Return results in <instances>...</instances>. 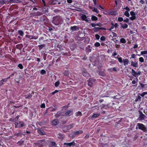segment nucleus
<instances>
[{"instance_id": "f257e3e1", "label": "nucleus", "mask_w": 147, "mask_h": 147, "mask_svg": "<svg viewBox=\"0 0 147 147\" xmlns=\"http://www.w3.org/2000/svg\"><path fill=\"white\" fill-rule=\"evenodd\" d=\"M52 23L56 25H59L62 24V19L59 16H57L53 17Z\"/></svg>"}, {"instance_id": "f03ea898", "label": "nucleus", "mask_w": 147, "mask_h": 147, "mask_svg": "<svg viewBox=\"0 0 147 147\" xmlns=\"http://www.w3.org/2000/svg\"><path fill=\"white\" fill-rule=\"evenodd\" d=\"M137 126H138L139 129L142 131L144 132H146L147 127L143 124L138 123L137 124Z\"/></svg>"}, {"instance_id": "7ed1b4c3", "label": "nucleus", "mask_w": 147, "mask_h": 147, "mask_svg": "<svg viewBox=\"0 0 147 147\" xmlns=\"http://www.w3.org/2000/svg\"><path fill=\"white\" fill-rule=\"evenodd\" d=\"M15 124L16 128L22 127L25 125L24 123L22 121H18L15 122Z\"/></svg>"}, {"instance_id": "20e7f679", "label": "nucleus", "mask_w": 147, "mask_h": 147, "mask_svg": "<svg viewBox=\"0 0 147 147\" xmlns=\"http://www.w3.org/2000/svg\"><path fill=\"white\" fill-rule=\"evenodd\" d=\"M45 142L44 140H41L37 141V142L35 143V145L38 146V147H42L43 146L42 142Z\"/></svg>"}, {"instance_id": "39448f33", "label": "nucleus", "mask_w": 147, "mask_h": 147, "mask_svg": "<svg viewBox=\"0 0 147 147\" xmlns=\"http://www.w3.org/2000/svg\"><path fill=\"white\" fill-rule=\"evenodd\" d=\"M63 112L61 111H58L57 113L54 115L55 117L57 118H61L62 117L64 116V115L62 114Z\"/></svg>"}, {"instance_id": "423d86ee", "label": "nucleus", "mask_w": 147, "mask_h": 147, "mask_svg": "<svg viewBox=\"0 0 147 147\" xmlns=\"http://www.w3.org/2000/svg\"><path fill=\"white\" fill-rule=\"evenodd\" d=\"M130 15L131 16V17H130L129 18L131 20H135L136 17V15L135 13L133 11H131L130 12Z\"/></svg>"}, {"instance_id": "0eeeda50", "label": "nucleus", "mask_w": 147, "mask_h": 147, "mask_svg": "<svg viewBox=\"0 0 147 147\" xmlns=\"http://www.w3.org/2000/svg\"><path fill=\"white\" fill-rule=\"evenodd\" d=\"M139 115L138 119H139L140 120H143L145 118L146 116H145L141 111H139Z\"/></svg>"}, {"instance_id": "6e6552de", "label": "nucleus", "mask_w": 147, "mask_h": 147, "mask_svg": "<svg viewBox=\"0 0 147 147\" xmlns=\"http://www.w3.org/2000/svg\"><path fill=\"white\" fill-rule=\"evenodd\" d=\"M76 144L75 143V140H73L70 143H65L64 144V145H66L67 146H72L74 147L76 145Z\"/></svg>"}, {"instance_id": "1a4fd4ad", "label": "nucleus", "mask_w": 147, "mask_h": 147, "mask_svg": "<svg viewBox=\"0 0 147 147\" xmlns=\"http://www.w3.org/2000/svg\"><path fill=\"white\" fill-rule=\"evenodd\" d=\"M73 114L72 110H68L65 113V115L66 116L69 117Z\"/></svg>"}, {"instance_id": "9d476101", "label": "nucleus", "mask_w": 147, "mask_h": 147, "mask_svg": "<svg viewBox=\"0 0 147 147\" xmlns=\"http://www.w3.org/2000/svg\"><path fill=\"white\" fill-rule=\"evenodd\" d=\"M88 17L84 14H82L81 16V18L83 21H85L86 22H88Z\"/></svg>"}, {"instance_id": "9b49d317", "label": "nucleus", "mask_w": 147, "mask_h": 147, "mask_svg": "<svg viewBox=\"0 0 147 147\" xmlns=\"http://www.w3.org/2000/svg\"><path fill=\"white\" fill-rule=\"evenodd\" d=\"M70 30L72 31H76L79 30V28L78 26H71L70 27Z\"/></svg>"}, {"instance_id": "f8f14e48", "label": "nucleus", "mask_w": 147, "mask_h": 147, "mask_svg": "<svg viewBox=\"0 0 147 147\" xmlns=\"http://www.w3.org/2000/svg\"><path fill=\"white\" fill-rule=\"evenodd\" d=\"M82 74L86 77H88L89 76V74L87 73L86 70L85 69L82 70Z\"/></svg>"}, {"instance_id": "ddd939ff", "label": "nucleus", "mask_w": 147, "mask_h": 147, "mask_svg": "<svg viewBox=\"0 0 147 147\" xmlns=\"http://www.w3.org/2000/svg\"><path fill=\"white\" fill-rule=\"evenodd\" d=\"M57 119L53 120L51 122V124L52 125L55 126L57 125L59 123Z\"/></svg>"}, {"instance_id": "4468645a", "label": "nucleus", "mask_w": 147, "mask_h": 147, "mask_svg": "<svg viewBox=\"0 0 147 147\" xmlns=\"http://www.w3.org/2000/svg\"><path fill=\"white\" fill-rule=\"evenodd\" d=\"M25 142V141L24 140H21L17 142V144L19 146H21L24 145Z\"/></svg>"}, {"instance_id": "2eb2a0df", "label": "nucleus", "mask_w": 147, "mask_h": 147, "mask_svg": "<svg viewBox=\"0 0 147 147\" xmlns=\"http://www.w3.org/2000/svg\"><path fill=\"white\" fill-rule=\"evenodd\" d=\"M32 94L29 93L25 95L24 96L26 99H28L32 97Z\"/></svg>"}, {"instance_id": "dca6fc26", "label": "nucleus", "mask_w": 147, "mask_h": 147, "mask_svg": "<svg viewBox=\"0 0 147 147\" xmlns=\"http://www.w3.org/2000/svg\"><path fill=\"white\" fill-rule=\"evenodd\" d=\"M51 3L52 5H55L57 4L59 5L61 4V2H59L58 0H53Z\"/></svg>"}, {"instance_id": "f3484780", "label": "nucleus", "mask_w": 147, "mask_h": 147, "mask_svg": "<svg viewBox=\"0 0 147 147\" xmlns=\"http://www.w3.org/2000/svg\"><path fill=\"white\" fill-rule=\"evenodd\" d=\"M58 137L61 140L63 139V138L65 137V135L64 134H62L61 133H59L58 134Z\"/></svg>"}, {"instance_id": "a211bd4d", "label": "nucleus", "mask_w": 147, "mask_h": 147, "mask_svg": "<svg viewBox=\"0 0 147 147\" xmlns=\"http://www.w3.org/2000/svg\"><path fill=\"white\" fill-rule=\"evenodd\" d=\"M92 47H91L90 45H88L86 48V52H90L92 50Z\"/></svg>"}, {"instance_id": "6ab92c4d", "label": "nucleus", "mask_w": 147, "mask_h": 147, "mask_svg": "<svg viewBox=\"0 0 147 147\" xmlns=\"http://www.w3.org/2000/svg\"><path fill=\"white\" fill-rule=\"evenodd\" d=\"M131 65L136 67H138V65L137 62H135L133 61H131Z\"/></svg>"}, {"instance_id": "aec40b11", "label": "nucleus", "mask_w": 147, "mask_h": 147, "mask_svg": "<svg viewBox=\"0 0 147 147\" xmlns=\"http://www.w3.org/2000/svg\"><path fill=\"white\" fill-rule=\"evenodd\" d=\"M131 74L134 76L136 78L138 77V76L137 75V72L133 69L131 70Z\"/></svg>"}, {"instance_id": "412c9836", "label": "nucleus", "mask_w": 147, "mask_h": 147, "mask_svg": "<svg viewBox=\"0 0 147 147\" xmlns=\"http://www.w3.org/2000/svg\"><path fill=\"white\" fill-rule=\"evenodd\" d=\"M37 132L40 135L43 136L45 134L43 132V131L40 130V129H38Z\"/></svg>"}, {"instance_id": "4be33fe9", "label": "nucleus", "mask_w": 147, "mask_h": 147, "mask_svg": "<svg viewBox=\"0 0 147 147\" xmlns=\"http://www.w3.org/2000/svg\"><path fill=\"white\" fill-rule=\"evenodd\" d=\"M22 134L21 132H19L14 134L15 136L18 137H21L22 136Z\"/></svg>"}, {"instance_id": "5701e85b", "label": "nucleus", "mask_w": 147, "mask_h": 147, "mask_svg": "<svg viewBox=\"0 0 147 147\" xmlns=\"http://www.w3.org/2000/svg\"><path fill=\"white\" fill-rule=\"evenodd\" d=\"M74 125V124L71 123V124L67 125V128L68 129H70L72 128Z\"/></svg>"}, {"instance_id": "b1692460", "label": "nucleus", "mask_w": 147, "mask_h": 147, "mask_svg": "<svg viewBox=\"0 0 147 147\" xmlns=\"http://www.w3.org/2000/svg\"><path fill=\"white\" fill-rule=\"evenodd\" d=\"M99 75L100 76L104 77L105 76V74L104 71H100L99 72Z\"/></svg>"}, {"instance_id": "393cba45", "label": "nucleus", "mask_w": 147, "mask_h": 147, "mask_svg": "<svg viewBox=\"0 0 147 147\" xmlns=\"http://www.w3.org/2000/svg\"><path fill=\"white\" fill-rule=\"evenodd\" d=\"M69 71L68 70H65L63 72V74L65 76H69Z\"/></svg>"}, {"instance_id": "a878e982", "label": "nucleus", "mask_w": 147, "mask_h": 147, "mask_svg": "<svg viewBox=\"0 0 147 147\" xmlns=\"http://www.w3.org/2000/svg\"><path fill=\"white\" fill-rule=\"evenodd\" d=\"M18 34L22 36H23L24 33L23 31L21 30H19L18 31Z\"/></svg>"}, {"instance_id": "bb28decb", "label": "nucleus", "mask_w": 147, "mask_h": 147, "mask_svg": "<svg viewBox=\"0 0 147 147\" xmlns=\"http://www.w3.org/2000/svg\"><path fill=\"white\" fill-rule=\"evenodd\" d=\"M120 24L121 25V27L123 29L126 28L128 27L127 25L126 24H122V23H120Z\"/></svg>"}, {"instance_id": "cd10ccee", "label": "nucleus", "mask_w": 147, "mask_h": 147, "mask_svg": "<svg viewBox=\"0 0 147 147\" xmlns=\"http://www.w3.org/2000/svg\"><path fill=\"white\" fill-rule=\"evenodd\" d=\"M9 2L10 3H18L20 2V0H9Z\"/></svg>"}, {"instance_id": "c85d7f7f", "label": "nucleus", "mask_w": 147, "mask_h": 147, "mask_svg": "<svg viewBox=\"0 0 147 147\" xmlns=\"http://www.w3.org/2000/svg\"><path fill=\"white\" fill-rule=\"evenodd\" d=\"M38 47H39V49L41 50L42 48L45 47V44H42L41 45H38Z\"/></svg>"}, {"instance_id": "c756f323", "label": "nucleus", "mask_w": 147, "mask_h": 147, "mask_svg": "<svg viewBox=\"0 0 147 147\" xmlns=\"http://www.w3.org/2000/svg\"><path fill=\"white\" fill-rule=\"evenodd\" d=\"M91 19L92 21H96L98 20V18L96 16L92 15V16Z\"/></svg>"}, {"instance_id": "7c9ffc66", "label": "nucleus", "mask_w": 147, "mask_h": 147, "mask_svg": "<svg viewBox=\"0 0 147 147\" xmlns=\"http://www.w3.org/2000/svg\"><path fill=\"white\" fill-rule=\"evenodd\" d=\"M100 115V113L94 114L92 115V118H96L97 117H98V116H99Z\"/></svg>"}, {"instance_id": "2f4dec72", "label": "nucleus", "mask_w": 147, "mask_h": 147, "mask_svg": "<svg viewBox=\"0 0 147 147\" xmlns=\"http://www.w3.org/2000/svg\"><path fill=\"white\" fill-rule=\"evenodd\" d=\"M129 62V60L127 59H123V62L124 63V65H128Z\"/></svg>"}, {"instance_id": "473e14b6", "label": "nucleus", "mask_w": 147, "mask_h": 147, "mask_svg": "<svg viewBox=\"0 0 147 147\" xmlns=\"http://www.w3.org/2000/svg\"><path fill=\"white\" fill-rule=\"evenodd\" d=\"M93 30L95 32H98L100 30L99 27H94L93 29Z\"/></svg>"}, {"instance_id": "72a5a7b5", "label": "nucleus", "mask_w": 147, "mask_h": 147, "mask_svg": "<svg viewBox=\"0 0 147 147\" xmlns=\"http://www.w3.org/2000/svg\"><path fill=\"white\" fill-rule=\"evenodd\" d=\"M75 114L76 116V117H78L79 116H81L82 115V113L80 111L77 112L75 113Z\"/></svg>"}, {"instance_id": "f704fd0d", "label": "nucleus", "mask_w": 147, "mask_h": 147, "mask_svg": "<svg viewBox=\"0 0 147 147\" xmlns=\"http://www.w3.org/2000/svg\"><path fill=\"white\" fill-rule=\"evenodd\" d=\"M75 38L78 40H82L83 39V37H80L79 36H75Z\"/></svg>"}, {"instance_id": "c9c22d12", "label": "nucleus", "mask_w": 147, "mask_h": 147, "mask_svg": "<svg viewBox=\"0 0 147 147\" xmlns=\"http://www.w3.org/2000/svg\"><path fill=\"white\" fill-rule=\"evenodd\" d=\"M94 46L96 47H98L100 46V44L99 42H96L94 43Z\"/></svg>"}, {"instance_id": "e433bc0d", "label": "nucleus", "mask_w": 147, "mask_h": 147, "mask_svg": "<svg viewBox=\"0 0 147 147\" xmlns=\"http://www.w3.org/2000/svg\"><path fill=\"white\" fill-rule=\"evenodd\" d=\"M126 42V40L124 38H122L120 39V42L121 43H125Z\"/></svg>"}, {"instance_id": "4c0bfd02", "label": "nucleus", "mask_w": 147, "mask_h": 147, "mask_svg": "<svg viewBox=\"0 0 147 147\" xmlns=\"http://www.w3.org/2000/svg\"><path fill=\"white\" fill-rule=\"evenodd\" d=\"M92 11L93 12H96L97 13H99V11H98L96 7H94V9L92 10Z\"/></svg>"}, {"instance_id": "58836bf2", "label": "nucleus", "mask_w": 147, "mask_h": 147, "mask_svg": "<svg viewBox=\"0 0 147 147\" xmlns=\"http://www.w3.org/2000/svg\"><path fill=\"white\" fill-rule=\"evenodd\" d=\"M40 73L42 75L45 74H46V71L44 69H42L40 71Z\"/></svg>"}, {"instance_id": "ea45409f", "label": "nucleus", "mask_w": 147, "mask_h": 147, "mask_svg": "<svg viewBox=\"0 0 147 147\" xmlns=\"http://www.w3.org/2000/svg\"><path fill=\"white\" fill-rule=\"evenodd\" d=\"M60 84L59 82L58 81L56 82L55 83V85L56 87H58Z\"/></svg>"}, {"instance_id": "a19ab883", "label": "nucleus", "mask_w": 147, "mask_h": 147, "mask_svg": "<svg viewBox=\"0 0 147 147\" xmlns=\"http://www.w3.org/2000/svg\"><path fill=\"white\" fill-rule=\"evenodd\" d=\"M18 66L19 67V68L21 69H22L23 68V67L22 65V64L21 63L19 64L18 65Z\"/></svg>"}, {"instance_id": "79ce46f5", "label": "nucleus", "mask_w": 147, "mask_h": 147, "mask_svg": "<svg viewBox=\"0 0 147 147\" xmlns=\"http://www.w3.org/2000/svg\"><path fill=\"white\" fill-rule=\"evenodd\" d=\"M89 81L91 82H94L96 80V79L92 78H90L89 80Z\"/></svg>"}, {"instance_id": "37998d69", "label": "nucleus", "mask_w": 147, "mask_h": 147, "mask_svg": "<svg viewBox=\"0 0 147 147\" xmlns=\"http://www.w3.org/2000/svg\"><path fill=\"white\" fill-rule=\"evenodd\" d=\"M89 81L91 82H94L96 80V79L92 78H90L89 80Z\"/></svg>"}, {"instance_id": "c03bdc74", "label": "nucleus", "mask_w": 147, "mask_h": 147, "mask_svg": "<svg viewBox=\"0 0 147 147\" xmlns=\"http://www.w3.org/2000/svg\"><path fill=\"white\" fill-rule=\"evenodd\" d=\"M88 85L90 86V87H92L93 84L92 82H91L90 81H89V80H88Z\"/></svg>"}, {"instance_id": "a18cd8bd", "label": "nucleus", "mask_w": 147, "mask_h": 147, "mask_svg": "<svg viewBox=\"0 0 147 147\" xmlns=\"http://www.w3.org/2000/svg\"><path fill=\"white\" fill-rule=\"evenodd\" d=\"M129 11H125L124 13V15L127 17H129V14L128 13Z\"/></svg>"}, {"instance_id": "49530a36", "label": "nucleus", "mask_w": 147, "mask_h": 147, "mask_svg": "<svg viewBox=\"0 0 147 147\" xmlns=\"http://www.w3.org/2000/svg\"><path fill=\"white\" fill-rule=\"evenodd\" d=\"M32 36H31L30 35H26L25 36V37L27 38H29L30 39H32Z\"/></svg>"}, {"instance_id": "de8ad7c7", "label": "nucleus", "mask_w": 147, "mask_h": 147, "mask_svg": "<svg viewBox=\"0 0 147 147\" xmlns=\"http://www.w3.org/2000/svg\"><path fill=\"white\" fill-rule=\"evenodd\" d=\"M50 145L52 147L56 145V143L54 142H51L50 143Z\"/></svg>"}, {"instance_id": "09e8293b", "label": "nucleus", "mask_w": 147, "mask_h": 147, "mask_svg": "<svg viewBox=\"0 0 147 147\" xmlns=\"http://www.w3.org/2000/svg\"><path fill=\"white\" fill-rule=\"evenodd\" d=\"M147 54V51H142L141 52V55H143Z\"/></svg>"}, {"instance_id": "8fccbe9b", "label": "nucleus", "mask_w": 147, "mask_h": 147, "mask_svg": "<svg viewBox=\"0 0 147 147\" xmlns=\"http://www.w3.org/2000/svg\"><path fill=\"white\" fill-rule=\"evenodd\" d=\"M147 94V92H144L142 94H140V95L142 97H143L144 96Z\"/></svg>"}, {"instance_id": "3c124183", "label": "nucleus", "mask_w": 147, "mask_h": 147, "mask_svg": "<svg viewBox=\"0 0 147 147\" xmlns=\"http://www.w3.org/2000/svg\"><path fill=\"white\" fill-rule=\"evenodd\" d=\"M95 37L97 40H98L100 38V36L98 34H96L95 35Z\"/></svg>"}, {"instance_id": "603ef678", "label": "nucleus", "mask_w": 147, "mask_h": 147, "mask_svg": "<svg viewBox=\"0 0 147 147\" xmlns=\"http://www.w3.org/2000/svg\"><path fill=\"white\" fill-rule=\"evenodd\" d=\"M139 61L141 62H143L144 61V60L143 57H141L139 58Z\"/></svg>"}, {"instance_id": "864d4df0", "label": "nucleus", "mask_w": 147, "mask_h": 147, "mask_svg": "<svg viewBox=\"0 0 147 147\" xmlns=\"http://www.w3.org/2000/svg\"><path fill=\"white\" fill-rule=\"evenodd\" d=\"M139 84L140 85V86L142 88H144V86L146 85V84H143L142 83L140 82H139Z\"/></svg>"}, {"instance_id": "5fc2aeb1", "label": "nucleus", "mask_w": 147, "mask_h": 147, "mask_svg": "<svg viewBox=\"0 0 147 147\" xmlns=\"http://www.w3.org/2000/svg\"><path fill=\"white\" fill-rule=\"evenodd\" d=\"M100 40L102 41H105V38L104 36H102L100 38Z\"/></svg>"}, {"instance_id": "6e6d98bb", "label": "nucleus", "mask_w": 147, "mask_h": 147, "mask_svg": "<svg viewBox=\"0 0 147 147\" xmlns=\"http://www.w3.org/2000/svg\"><path fill=\"white\" fill-rule=\"evenodd\" d=\"M111 24L112 25V26L111 27V28L110 29H109V30H110L111 31L114 28V27L115 26H114V24H113V23H111Z\"/></svg>"}, {"instance_id": "4d7b16f0", "label": "nucleus", "mask_w": 147, "mask_h": 147, "mask_svg": "<svg viewBox=\"0 0 147 147\" xmlns=\"http://www.w3.org/2000/svg\"><path fill=\"white\" fill-rule=\"evenodd\" d=\"M53 107L54 108H53V110L52 111H55L57 109V107H56V105H54L53 106Z\"/></svg>"}, {"instance_id": "13d9d810", "label": "nucleus", "mask_w": 147, "mask_h": 147, "mask_svg": "<svg viewBox=\"0 0 147 147\" xmlns=\"http://www.w3.org/2000/svg\"><path fill=\"white\" fill-rule=\"evenodd\" d=\"M89 137V135L88 134H86V136L84 137L85 139H88Z\"/></svg>"}, {"instance_id": "bf43d9fd", "label": "nucleus", "mask_w": 147, "mask_h": 147, "mask_svg": "<svg viewBox=\"0 0 147 147\" xmlns=\"http://www.w3.org/2000/svg\"><path fill=\"white\" fill-rule=\"evenodd\" d=\"M100 57H101L102 59H102V60H104V59H105V55H100Z\"/></svg>"}, {"instance_id": "052dcab7", "label": "nucleus", "mask_w": 147, "mask_h": 147, "mask_svg": "<svg viewBox=\"0 0 147 147\" xmlns=\"http://www.w3.org/2000/svg\"><path fill=\"white\" fill-rule=\"evenodd\" d=\"M58 92V90H55L54 92H53L51 93V94L52 95H54V94L57 92Z\"/></svg>"}, {"instance_id": "680f3d73", "label": "nucleus", "mask_w": 147, "mask_h": 147, "mask_svg": "<svg viewBox=\"0 0 147 147\" xmlns=\"http://www.w3.org/2000/svg\"><path fill=\"white\" fill-rule=\"evenodd\" d=\"M123 9H126L127 10L126 11H130L129 8L127 6L126 7L124 8Z\"/></svg>"}, {"instance_id": "e2e57ef3", "label": "nucleus", "mask_w": 147, "mask_h": 147, "mask_svg": "<svg viewBox=\"0 0 147 147\" xmlns=\"http://www.w3.org/2000/svg\"><path fill=\"white\" fill-rule=\"evenodd\" d=\"M115 12L114 11H110L109 12V14L111 15H114L115 14Z\"/></svg>"}, {"instance_id": "0e129e2a", "label": "nucleus", "mask_w": 147, "mask_h": 147, "mask_svg": "<svg viewBox=\"0 0 147 147\" xmlns=\"http://www.w3.org/2000/svg\"><path fill=\"white\" fill-rule=\"evenodd\" d=\"M1 3L3 4H5V0H1L0 1Z\"/></svg>"}, {"instance_id": "69168bd1", "label": "nucleus", "mask_w": 147, "mask_h": 147, "mask_svg": "<svg viewBox=\"0 0 147 147\" xmlns=\"http://www.w3.org/2000/svg\"><path fill=\"white\" fill-rule=\"evenodd\" d=\"M129 19L126 18L125 19L123 20V21L125 22L128 23L129 22Z\"/></svg>"}, {"instance_id": "338daca9", "label": "nucleus", "mask_w": 147, "mask_h": 147, "mask_svg": "<svg viewBox=\"0 0 147 147\" xmlns=\"http://www.w3.org/2000/svg\"><path fill=\"white\" fill-rule=\"evenodd\" d=\"M46 18L44 16H42L41 17L40 19L41 20L45 21V20Z\"/></svg>"}, {"instance_id": "774afa93", "label": "nucleus", "mask_w": 147, "mask_h": 147, "mask_svg": "<svg viewBox=\"0 0 147 147\" xmlns=\"http://www.w3.org/2000/svg\"><path fill=\"white\" fill-rule=\"evenodd\" d=\"M7 79L6 78H4L3 79H2V80H1V82H6L7 81Z\"/></svg>"}]
</instances>
